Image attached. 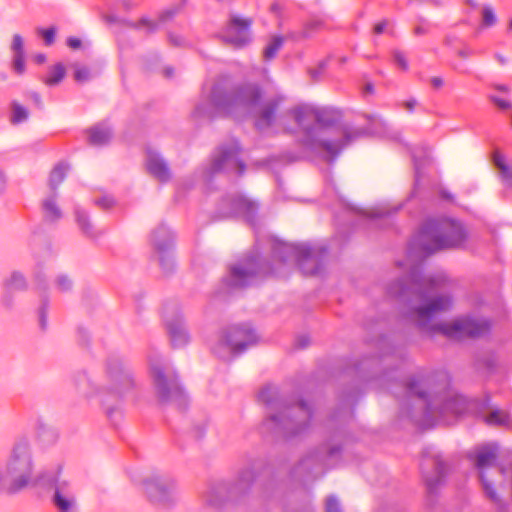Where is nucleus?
I'll return each mask as SVG.
<instances>
[{
    "instance_id": "6",
    "label": "nucleus",
    "mask_w": 512,
    "mask_h": 512,
    "mask_svg": "<svg viewBox=\"0 0 512 512\" xmlns=\"http://www.w3.org/2000/svg\"><path fill=\"white\" fill-rule=\"evenodd\" d=\"M261 91L257 86L240 89L228 99L210 100L198 105L193 117L198 120L220 117H236L253 112L261 100Z\"/></svg>"
},
{
    "instance_id": "42",
    "label": "nucleus",
    "mask_w": 512,
    "mask_h": 512,
    "mask_svg": "<svg viewBox=\"0 0 512 512\" xmlns=\"http://www.w3.org/2000/svg\"><path fill=\"white\" fill-rule=\"evenodd\" d=\"M395 61L397 65L404 71L408 69V61L405 57V55L401 52H396L395 55Z\"/></svg>"
},
{
    "instance_id": "24",
    "label": "nucleus",
    "mask_w": 512,
    "mask_h": 512,
    "mask_svg": "<svg viewBox=\"0 0 512 512\" xmlns=\"http://www.w3.org/2000/svg\"><path fill=\"white\" fill-rule=\"evenodd\" d=\"M45 218L56 221L62 217V212L56 203V193H51L42 203Z\"/></svg>"
},
{
    "instance_id": "54",
    "label": "nucleus",
    "mask_w": 512,
    "mask_h": 512,
    "mask_svg": "<svg viewBox=\"0 0 512 512\" xmlns=\"http://www.w3.org/2000/svg\"><path fill=\"white\" fill-rule=\"evenodd\" d=\"M298 341H299V345L301 347H306L308 345V343H309V338L306 337V336H303V337L299 338Z\"/></svg>"
},
{
    "instance_id": "39",
    "label": "nucleus",
    "mask_w": 512,
    "mask_h": 512,
    "mask_svg": "<svg viewBox=\"0 0 512 512\" xmlns=\"http://www.w3.org/2000/svg\"><path fill=\"white\" fill-rule=\"evenodd\" d=\"M326 512H342L340 503L335 496H329L327 498Z\"/></svg>"
},
{
    "instance_id": "53",
    "label": "nucleus",
    "mask_w": 512,
    "mask_h": 512,
    "mask_svg": "<svg viewBox=\"0 0 512 512\" xmlns=\"http://www.w3.org/2000/svg\"><path fill=\"white\" fill-rule=\"evenodd\" d=\"M6 187V178L4 174L0 171V193L4 191Z\"/></svg>"
},
{
    "instance_id": "3",
    "label": "nucleus",
    "mask_w": 512,
    "mask_h": 512,
    "mask_svg": "<svg viewBox=\"0 0 512 512\" xmlns=\"http://www.w3.org/2000/svg\"><path fill=\"white\" fill-rule=\"evenodd\" d=\"M73 386L79 397L87 401L97 398L107 417L113 419L120 414L121 400L133 389L134 379L119 360L111 359L106 364L103 379L99 384L86 373H81L74 377Z\"/></svg>"
},
{
    "instance_id": "58",
    "label": "nucleus",
    "mask_w": 512,
    "mask_h": 512,
    "mask_svg": "<svg viewBox=\"0 0 512 512\" xmlns=\"http://www.w3.org/2000/svg\"><path fill=\"white\" fill-rule=\"evenodd\" d=\"M368 130H357L358 135H364Z\"/></svg>"
},
{
    "instance_id": "47",
    "label": "nucleus",
    "mask_w": 512,
    "mask_h": 512,
    "mask_svg": "<svg viewBox=\"0 0 512 512\" xmlns=\"http://www.w3.org/2000/svg\"><path fill=\"white\" fill-rule=\"evenodd\" d=\"M495 58L500 65L505 66L508 64V58L503 54H496Z\"/></svg>"
},
{
    "instance_id": "34",
    "label": "nucleus",
    "mask_w": 512,
    "mask_h": 512,
    "mask_svg": "<svg viewBox=\"0 0 512 512\" xmlns=\"http://www.w3.org/2000/svg\"><path fill=\"white\" fill-rule=\"evenodd\" d=\"M55 285L59 291L67 292V291L71 290V288L73 286V281L67 275L61 274V275L57 276V278L55 280Z\"/></svg>"
},
{
    "instance_id": "1",
    "label": "nucleus",
    "mask_w": 512,
    "mask_h": 512,
    "mask_svg": "<svg viewBox=\"0 0 512 512\" xmlns=\"http://www.w3.org/2000/svg\"><path fill=\"white\" fill-rule=\"evenodd\" d=\"M467 238L468 233L459 221L429 220L410 241L406 260L397 263L408 272L407 278L411 283L407 288L403 280L392 283L388 294L401 297L412 290L419 303L411 308L409 317L425 333H441L448 338L460 339L482 336L490 329L489 322L483 319L458 318L451 322H436V317L453 304L449 295H430L444 286L446 278L443 275L421 277L420 263L425 257L442 249L462 247Z\"/></svg>"
},
{
    "instance_id": "4",
    "label": "nucleus",
    "mask_w": 512,
    "mask_h": 512,
    "mask_svg": "<svg viewBox=\"0 0 512 512\" xmlns=\"http://www.w3.org/2000/svg\"><path fill=\"white\" fill-rule=\"evenodd\" d=\"M259 399L271 408L265 422L267 429L284 437H292L309 427L312 409L305 402L288 403L279 398L278 390L273 386L264 387L259 392Z\"/></svg>"
},
{
    "instance_id": "55",
    "label": "nucleus",
    "mask_w": 512,
    "mask_h": 512,
    "mask_svg": "<svg viewBox=\"0 0 512 512\" xmlns=\"http://www.w3.org/2000/svg\"><path fill=\"white\" fill-rule=\"evenodd\" d=\"M458 55L463 59H467L471 55V53L468 50H461L458 52Z\"/></svg>"
},
{
    "instance_id": "5",
    "label": "nucleus",
    "mask_w": 512,
    "mask_h": 512,
    "mask_svg": "<svg viewBox=\"0 0 512 512\" xmlns=\"http://www.w3.org/2000/svg\"><path fill=\"white\" fill-rule=\"evenodd\" d=\"M10 493L17 494L30 486H39L41 475L35 474L31 443L27 437L18 438L6 462L0 465Z\"/></svg>"
},
{
    "instance_id": "18",
    "label": "nucleus",
    "mask_w": 512,
    "mask_h": 512,
    "mask_svg": "<svg viewBox=\"0 0 512 512\" xmlns=\"http://www.w3.org/2000/svg\"><path fill=\"white\" fill-rule=\"evenodd\" d=\"M222 205L223 210L221 211V217L242 215L246 217L249 222L253 221L258 209V205L254 201L242 195L231 199H225Z\"/></svg>"
},
{
    "instance_id": "57",
    "label": "nucleus",
    "mask_w": 512,
    "mask_h": 512,
    "mask_svg": "<svg viewBox=\"0 0 512 512\" xmlns=\"http://www.w3.org/2000/svg\"><path fill=\"white\" fill-rule=\"evenodd\" d=\"M508 30L512 32V18L508 22Z\"/></svg>"
},
{
    "instance_id": "37",
    "label": "nucleus",
    "mask_w": 512,
    "mask_h": 512,
    "mask_svg": "<svg viewBox=\"0 0 512 512\" xmlns=\"http://www.w3.org/2000/svg\"><path fill=\"white\" fill-rule=\"evenodd\" d=\"M12 50L14 51L15 55H25L24 52V42L23 38L19 34L13 35V41H12Z\"/></svg>"
},
{
    "instance_id": "52",
    "label": "nucleus",
    "mask_w": 512,
    "mask_h": 512,
    "mask_svg": "<svg viewBox=\"0 0 512 512\" xmlns=\"http://www.w3.org/2000/svg\"><path fill=\"white\" fill-rule=\"evenodd\" d=\"M495 88L497 90H499L500 92H503V93H509L510 92V87L508 85H505V84L496 85Z\"/></svg>"
},
{
    "instance_id": "23",
    "label": "nucleus",
    "mask_w": 512,
    "mask_h": 512,
    "mask_svg": "<svg viewBox=\"0 0 512 512\" xmlns=\"http://www.w3.org/2000/svg\"><path fill=\"white\" fill-rule=\"evenodd\" d=\"M494 165L498 169L499 176L502 182L507 186H512V166H510L505 158L495 153L493 157Z\"/></svg>"
},
{
    "instance_id": "45",
    "label": "nucleus",
    "mask_w": 512,
    "mask_h": 512,
    "mask_svg": "<svg viewBox=\"0 0 512 512\" xmlns=\"http://www.w3.org/2000/svg\"><path fill=\"white\" fill-rule=\"evenodd\" d=\"M402 105L406 110L412 112L417 105V100L414 98H410L408 100H405Z\"/></svg>"
},
{
    "instance_id": "25",
    "label": "nucleus",
    "mask_w": 512,
    "mask_h": 512,
    "mask_svg": "<svg viewBox=\"0 0 512 512\" xmlns=\"http://www.w3.org/2000/svg\"><path fill=\"white\" fill-rule=\"evenodd\" d=\"M76 222L81 231L91 238H97L102 234L100 231H96L91 224L88 215L85 211L77 209L75 211Z\"/></svg>"
},
{
    "instance_id": "12",
    "label": "nucleus",
    "mask_w": 512,
    "mask_h": 512,
    "mask_svg": "<svg viewBox=\"0 0 512 512\" xmlns=\"http://www.w3.org/2000/svg\"><path fill=\"white\" fill-rule=\"evenodd\" d=\"M143 485L145 493L155 504L169 506L178 500L180 488L172 476L154 475L147 478Z\"/></svg>"
},
{
    "instance_id": "14",
    "label": "nucleus",
    "mask_w": 512,
    "mask_h": 512,
    "mask_svg": "<svg viewBox=\"0 0 512 512\" xmlns=\"http://www.w3.org/2000/svg\"><path fill=\"white\" fill-rule=\"evenodd\" d=\"M254 20L252 17L232 12L222 30L221 38L226 43L235 48H242L250 41V31Z\"/></svg>"
},
{
    "instance_id": "28",
    "label": "nucleus",
    "mask_w": 512,
    "mask_h": 512,
    "mask_svg": "<svg viewBox=\"0 0 512 512\" xmlns=\"http://www.w3.org/2000/svg\"><path fill=\"white\" fill-rule=\"evenodd\" d=\"M65 77V67L61 64H55L50 68L48 75L44 78L43 82L48 86H55L59 84Z\"/></svg>"
},
{
    "instance_id": "13",
    "label": "nucleus",
    "mask_w": 512,
    "mask_h": 512,
    "mask_svg": "<svg viewBox=\"0 0 512 512\" xmlns=\"http://www.w3.org/2000/svg\"><path fill=\"white\" fill-rule=\"evenodd\" d=\"M328 130H301V143L308 151L318 154L327 160H332L344 147V143L336 136L324 134Z\"/></svg>"
},
{
    "instance_id": "43",
    "label": "nucleus",
    "mask_w": 512,
    "mask_h": 512,
    "mask_svg": "<svg viewBox=\"0 0 512 512\" xmlns=\"http://www.w3.org/2000/svg\"><path fill=\"white\" fill-rule=\"evenodd\" d=\"M97 204L105 209H108L113 206L114 200L111 197H103L97 200Z\"/></svg>"
},
{
    "instance_id": "49",
    "label": "nucleus",
    "mask_w": 512,
    "mask_h": 512,
    "mask_svg": "<svg viewBox=\"0 0 512 512\" xmlns=\"http://www.w3.org/2000/svg\"><path fill=\"white\" fill-rule=\"evenodd\" d=\"M336 132H338L337 136H336V139H340L343 141L344 145L349 142V139H346V141L343 140L344 136H345V131L346 130H335ZM346 137H350L349 135H346Z\"/></svg>"
},
{
    "instance_id": "44",
    "label": "nucleus",
    "mask_w": 512,
    "mask_h": 512,
    "mask_svg": "<svg viewBox=\"0 0 512 512\" xmlns=\"http://www.w3.org/2000/svg\"><path fill=\"white\" fill-rule=\"evenodd\" d=\"M67 44L72 49H78L81 47V40L76 37H69L67 39Z\"/></svg>"
},
{
    "instance_id": "11",
    "label": "nucleus",
    "mask_w": 512,
    "mask_h": 512,
    "mask_svg": "<svg viewBox=\"0 0 512 512\" xmlns=\"http://www.w3.org/2000/svg\"><path fill=\"white\" fill-rule=\"evenodd\" d=\"M292 114L299 125L316 124L322 128L341 125L343 118V113L338 108H319L312 105L297 106Z\"/></svg>"
},
{
    "instance_id": "9",
    "label": "nucleus",
    "mask_w": 512,
    "mask_h": 512,
    "mask_svg": "<svg viewBox=\"0 0 512 512\" xmlns=\"http://www.w3.org/2000/svg\"><path fill=\"white\" fill-rule=\"evenodd\" d=\"M257 342V335L248 324L234 325L222 331L212 350L220 358L243 352Z\"/></svg>"
},
{
    "instance_id": "35",
    "label": "nucleus",
    "mask_w": 512,
    "mask_h": 512,
    "mask_svg": "<svg viewBox=\"0 0 512 512\" xmlns=\"http://www.w3.org/2000/svg\"><path fill=\"white\" fill-rule=\"evenodd\" d=\"M57 29L56 27L52 26L47 29H38V34H40L46 45H52L55 41Z\"/></svg>"
},
{
    "instance_id": "22",
    "label": "nucleus",
    "mask_w": 512,
    "mask_h": 512,
    "mask_svg": "<svg viewBox=\"0 0 512 512\" xmlns=\"http://www.w3.org/2000/svg\"><path fill=\"white\" fill-rule=\"evenodd\" d=\"M255 480V474L252 470L244 471L237 482L232 486L230 493L233 497L247 493Z\"/></svg>"
},
{
    "instance_id": "30",
    "label": "nucleus",
    "mask_w": 512,
    "mask_h": 512,
    "mask_svg": "<svg viewBox=\"0 0 512 512\" xmlns=\"http://www.w3.org/2000/svg\"><path fill=\"white\" fill-rule=\"evenodd\" d=\"M5 286L8 291H20L26 288V281L21 273L13 272L6 280Z\"/></svg>"
},
{
    "instance_id": "56",
    "label": "nucleus",
    "mask_w": 512,
    "mask_h": 512,
    "mask_svg": "<svg viewBox=\"0 0 512 512\" xmlns=\"http://www.w3.org/2000/svg\"><path fill=\"white\" fill-rule=\"evenodd\" d=\"M145 23L148 25L150 30H154L155 29V25L153 23H150L148 21H146Z\"/></svg>"
},
{
    "instance_id": "2",
    "label": "nucleus",
    "mask_w": 512,
    "mask_h": 512,
    "mask_svg": "<svg viewBox=\"0 0 512 512\" xmlns=\"http://www.w3.org/2000/svg\"><path fill=\"white\" fill-rule=\"evenodd\" d=\"M448 376L444 372L418 371L410 375L404 384L401 413L417 425L428 428L434 425V416H457L467 409L464 397L447 391Z\"/></svg>"
},
{
    "instance_id": "16",
    "label": "nucleus",
    "mask_w": 512,
    "mask_h": 512,
    "mask_svg": "<svg viewBox=\"0 0 512 512\" xmlns=\"http://www.w3.org/2000/svg\"><path fill=\"white\" fill-rule=\"evenodd\" d=\"M266 273V269L260 266L258 258L247 257L231 268L230 285L243 288L251 285L259 275Z\"/></svg>"
},
{
    "instance_id": "8",
    "label": "nucleus",
    "mask_w": 512,
    "mask_h": 512,
    "mask_svg": "<svg viewBox=\"0 0 512 512\" xmlns=\"http://www.w3.org/2000/svg\"><path fill=\"white\" fill-rule=\"evenodd\" d=\"M327 249L323 246H310L307 244L292 245L287 243L277 244L274 255L285 262L294 258L302 271L308 275L318 274L323 257Z\"/></svg>"
},
{
    "instance_id": "26",
    "label": "nucleus",
    "mask_w": 512,
    "mask_h": 512,
    "mask_svg": "<svg viewBox=\"0 0 512 512\" xmlns=\"http://www.w3.org/2000/svg\"><path fill=\"white\" fill-rule=\"evenodd\" d=\"M69 166L64 163L57 164L50 173L49 187L51 193H56L58 186L64 181Z\"/></svg>"
},
{
    "instance_id": "19",
    "label": "nucleus",
    "mask_w": 512,
    "mask_h": 512,
    "mask_svg": "<svg viewBox=\"0 0 512 512\" xmlns=\"http://www.w3.org/2000/svg\"><path fill=\"white\" fill-rule=\"evenodd\" d=\"M426 485L430 491L434 490L447 472V466L440 454H430L422 465Z\"/></svg>"
},
{
    "instance_id": "20",
    "label": "nucleus",
    "mask_w": 512,
    "mask_h": 512,
    "mask_svg": "<svg viewBox=\"0 0 512 512\" xmlns=\"http://www.w3.org/2000/svg\"><path fill=\"white\" fill-rule=\"evenodd\" d=\"M147 169L153 177L161 182H167L171 178V172L167 163L155 151H147Z\"/></svg>"
},
{
    "instance_id": "27",
    "label": "nucleus",
    "mask_w": 512,
    "mask_h": 512,
    "mask_svg": "<svg viewBox=\"0 0 512 512\" xmlns=\"http://www.w3.org/2000/svg\"><path fill=\"white\" fill-rule=\"evenodd\" d=\"M110 130H88L87 139L93 146H103L110 142Z\"/></svg>"
},
{
    "instance_id": "7",
    "label": "nucleus",
    "mask_w": 512,
    "mask_h": 512,
    "mask_svg": "<svg viewBox=\"0 0 512 512\" xmlns=\"http://www.w3.org/2000/svg\"><path fill=\"white\" fill-rule=\"evenodd\" d=\"M149 363L150 376L159 401L181 405L184 392L174 370L160 356L150 357Z\"/></svg>"
},
{
    "instance_id": "10",
    "label": "nucleus",
    "mask_w": 512,
    "mask_h": 512,
    "mask_svg": "<svg viewBox=\"0 0 512 512\" xmlns=\"http://www.w3.org/2000/svg\"><path fill=\"white\" fill-rule=\"evenodd\" d=\"M39 487L52 492L51 502L58 512H75L77 508L75 489L73 485L63 479L58 472L42 473Z\"/></svg>"
},
{
    "instance_id": "31",
    "label": "nucleus",
    "mask_w": 512,
    "mask_h": 512,
    "mask_svg": "<svg viewBox=\"0 0 512 512\" xmlns=\"http://www.w3.org/2000/svg\"><path fill=\"white\" fill-rule=\"evenodd\" d=\"M482 25L485 28L493 27L497 23V15L491 5H484L481 11Z\"/></svg>"
},
{
    "instance_id": "36",
    "label": "nucleus",
    "mask_w": 512,
    "mask_h": 512,
    "mask_svg": "<svg viewBox=\"0 0 512 512\" xmlns=\"http://www.w3.org/2000/svg\"><path fill=\"white\" fill-rule=\"evenodd\" d=\"M28 117V111L20 104H13V121L19 123Z\"/></svg>"
},
{
    "instance_id": "33",
    "label": "nucleus",
    "mask_w": 512,
    "mask_h": 512,
    "mask_svg": "<svg viewBox=\"0 0 512 512\" xmlns=\"http://www.w3.org/2000/svg\"><path fill=\"white\" fill-rule=\"evenodd\" d=\"M91 77V73L88 67L75 64L74 65V78L79 83L88 81Z\"/></svg>"
},
{
    "instance_id": "51",
    "label": "nucleus",
    "mask_w": 512,
    "mask_h": 512,
    "mask_svg": "<svg viewBox=\"0 0 512 512\" xmlns=\"http://www.w3.org/2000/svg\"><path fill=\"white\" fill-rule=\"evenodd\" d=\"M34 60L38 63V64H43L45 61H46V56L42 53H39V54H36L34 56Z\"/></svg>"
},
{
    "instance_id": "59",
    "label": "nucleus",
    "mask_w": 512,
    "mask_h": 512,
    "mask_svg": "<svg viewBox=\"0 0 512 512\" xmlns=\"http://www.w3.org/2000/svg\"><path fill=\"white\" fill-rule=\"evenodd\" d=\"M208 501L211 505H217V503H215L212 499H209Z\"/></svg>"
},
{
    "instance_id": "50",
    "label": "nucleus",
    "mask_w": 512,
    "mask_h": 512,
    "mask_svg": "<svg viewBox=\"0 0 512 512\" xmlns=\"http://www.w3.org/2000/svg\"><path fill=\"white\" fill-rule=\"evenodd\" d=\"M39 322H40L41 328L45 329L47 323H46V317H45L44 310H41V312H40Z\"/></svg>"
},
{
    "instance_id": "60",
    "label": "nucleus",
    "mask_w": 512,
    "mask_h": 512,
    "mask_svg": "<svg viewBox=\"0 0 512 512\" xmlns=\"http://www.w3.org/2000/svg\"><path fill=\"white\" fill-rule=\"evenodd\" d=\"M415 166H416V171L418 172V170H419V166H418V164H417V162H416V161H415Z\"/></svg>"
},
{
    "instance_id": "38",
    "label": "nucleus",
    "mask_w": 512,
    "mask_h": 512,
    "mask_svg": "<svg viewBox=\"0 0 512 512\" xmlns=\"http://www.w3.org/2000/svg\"><path fill=\"white\" fill-rule=\"evenodd\" d=\"M13 69L19 75L25 72V55H15L13 60Z\"/></svg>"
},
{
    "instance_id": "21",
    "label": "nucleus",
    "mask_w": 512,
    "mask_h": 512,
    "mask_svg": "<svg viewBox=\"0 0 512 512\" xmlns=\"http://www.w3.org/2000/svg\"><path fill=\"white\" fill-rule=\"evenodd\" d=\"M167 331L174 347L185 346L189 342V334L181 317L166 322Z\"/></svg>"
},
{
    "instance_id": "46",
    "label": "nucleus",
    "mask_w": 512,
    "mask_h": 512,
    "mask_svg": "<svg viewBox=\"0 0 512 512\" xmlns=\"http://www.w3.org/2000/svg\"><path fill=\"white\" fill-rule=\"evenodd\" d=\"M430 83L434 88L439 89L444 85V80L439 76H434L430 79Z\"/></svg>"
},
{
    "instance_id": "40",
    "label": "nucleus",
    "mask_w": 512,
    "mask_h": 512,
    "mask_svg": "<svg viewBox=\"0 0 512 512\" xmlns=\"http://www.w3.org/2000/svg\"><path fill=\"white\" fill-rule=\"evenodd\" d=\"M490 99L495 106H497L498 108H500L502 110H508V109L512 108V103L508 99L500 98L497 96H491Z\"/></svg>"
},
{
    "instance_id": "15",
    "label": "nucleus",
    "mask_w": 512,
    "mask_h": 512,
    "mask_svg": "<svg viewBox=\"0 0 512 512\" xmlns=\"http://www.w3.org/2000/svg\"><path fill=\"white\" fill-rule=\"evenodd\" d=\"M245 163L241 158V147L236 140L221 144L213 156L211 169L213 172L229 171L242 175Z\"/></svg>"
},
{
    "instance_id": "29",
    "label": "nucleus",
    "mask_w": 512,
    "mask_h": 512,
    "mask_svg": "<svg viewBox=\"0 0 512 512\" xmlns=\"http://www.w3.org/2000/svg\"><path fill=\"white\" fill-rule=\"evenodd\" d=\"M284 43V38L280 35H274L271 37L267 46L264 49V57L267 60L273 59L277 52L281 49Z\"/></svg>"
},
{
    "instance_id": "32",
    "label": "nucleus",
    "mask_w": 512,
    "mask_h": 512,
    "mask_svg": "<svg viewBox=\"0 0 512 512\" xmlns=\"http://www.w3.org/2000/svg\"><path fill=\"white\" fill-rule=\"evenodd\" d=\"M508 420V414L505 411L498 409L491 411L485 418L486 423L489 425H504Z\"/></svg>"
},
{
    "instance_id": "48",
    "label": "nucleus",
    "mask_w": 512,
    "mask_h": 512,
    "mask_svg": "<svg viewBox=\"0 0 512 512\" xmlns=\"http://www.w3.org/2000/svg\"><path fill=\"white\" fill-rule=\"evenodd\" d=\"M385 26H386L385 22H381V23L376 24L375 27H374L375 33L376 34H381L384 31Z\"/></svg>"
},
{
    "instance_id": "17",
    "label": "nucleus",
    "mask_w": 512,
    "mask_h": 512,
    "mask_svg": "<svg viewBox=\"0 0 512 512\" xmlns=\"http://www.w3.org/2000/svg\"><path fill=\"white\" fill-rule=\"evenodd\" d=\"M173 239L172 232L164 225L157 227L151 237L152 245L159 255L160 265L165 272H170L173 269V261L170 255Z\"/></svg>"
},
{
    "instance_id": "41",
    "label": "nucleus",
    "mask_w": 512,
    "mask_h": 512,
    "mask_svg": "<svg viewBox=\"0 0 512 512\" xmlns=\"http://www.w3.org/2000/svg\"><path fill=\"white\" fill-rule=\"evenodd\" d=\"M367 119L369 120V125L372 126H386L388 125L387 120L378 114H369L366 115Z\"/></svg>"
}]
</instances>
